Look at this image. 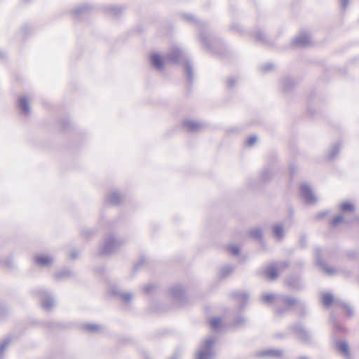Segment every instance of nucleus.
<instances>
[{"label": "nucleus", "instance_id": "obj_1", "mask_svg": "<svg viewBox=\"0 0 359 359\" xmlns=\"http://www.w3.org/2000/svg\"><path fill=\"white\" fill-rule=\"evenodd\" d=\"M36 263L41 266H46L50 264L52 259L46 255H39L35 258Z\"/></svg>", "mask_w": 359, "mask_h": 359}, {"label": "nucleus", "instance_id": "obj_2", "mask_svg": "<svg viewBox=\"0 0 359 359\" xmlns=\"http://www.w3.org/2000/svg\"><path fill=\"white\" fill-rule=\"evenodd\" d=\"M151 60L152 62L153 65L158 69H161L163 67V60L162 57L158 55V54H153L151 56Z\"/></svg>", "mask_w": 359, "mask_h": 359}, {"label": "nucleus", "instance_id": "obj_3", "mask_svg": "<svg viewBox=\"0 0 359 359\" xmlns=\"http://www.w3.org/2000/svg\"><path fill=\"white\" fill-rule=\"evenodd\" d=\"M266 275L271 280L276 278L278 275L277 268L274 266H269L266 270Z\"/></svg>", "mask_w": 359, "mask_h": 359}, {"label": "nucleus", "instance_id": "obj_4", "mask_svg": "<svg viewBox=\"0 0 359 359\" xmlns=\"http://www.w3.org/2000/svg\"><path fill=\"white\" fill-rule=\"evenodd\" d=\"M321 301L324 306H329L333 303L334 298L332 294L329 293H325L321 297Z\"/></svg>", "mask_w": 359, "mask_h": 359}, {"label": "nucleus", "instance_id": "obj_5", "mask_svg": "<svg viewBox=\"0 0 359 359\" xmlns=\"http://www.w3.org/2000/svg\"><path fill=\"white\" fill-rule=\"evenodd\" d=\"M210 325L212 329L217 330L222 325V320L218 318H212L210 320Z\"/></svg>", "mask_w": 359, "mask_h": 359}, {"label": "nucleus", "instance_id": "obj_6", "mask_svg": "<svg viewBox=\"0 0 359 359\" xmlns=\"http://www.w3.org/2000/svg\"><path fill=\"white\" fill-rule=\"evenodd\" d=\"M19 104L20 108L25 111L28 112L29 111V102L27 98L22 97L20 98L19 100Z\"/></svg>", "mask_w": 359, "mask_h": 359}, {"label": "nucleus", "instance_id": "obj_7", "mask_svg": "<svg viewBox=\"0 0 359 359\" xmlns=\"http://www.w3.org/2000/svg\"><path fill=\"white\" fill-rule=\"evenodd\" d=\"M273 233L276 236L280 237L283 234V229L280 226H276L273 229Z\"/></svg>", "mask_w": 359, "mask_h": 359}, {"label": "nucleus", "instance_id": "obj_8", "mask_svg": "<svg viewBox=\"0 0 359 359\" xmlns=\"http://www.w3.org/2000/svg\"><path fill=\"white\" fill-rule=\"evenodd\" d=\"M339 349L341 353H347L348 351V347L346 344L341 343L339 345Z\"/></svg>", "mask_w": 359, "mask_h": 359}, {"label": "nucleus", "instance_id": "obj_9", "mask_svg": "<svg viewBox=\"0 0 359 359\" xmlns=\"http://www.w3.org/2000/svg\"><path fill=\"white\" fill-rule=\"evenodd\" d=\"M341 209L344 211H352L353 210V206L349 203H344L341 205Z\"/></svg>", "mask_w": 359, "mask_h": 359}, {"label": "nucleus", "instance_id": "obj_10", "mask_svg": "<svg viewBox=\"0 0 359 359\" xmlns=\"http://www.w3.org/2000/svg\"><path fill=\"white\" fill-rule=\"evenodd\" d=\"M257 138L255 137H250L247 140L246 144L248 146H252L256 142Z\"/></svg>", "mask_w": 359, "mask_h": 359}, {"label": "nucleus", "instance_id": "obj_11", "mask_svg": "<svg viewBox=\"0 0 359 359\" xmlns=\"http://www.w3.org/2000/svg\"><path fill=\"white\" fill-rule=\"evenodd\" d=\"M342 221L343 218L341 217H337L332 220V224L335 226L341 222Z\"/></svg>", "mask_w": 359, "mask_h": 359}, {"label": "nucleus", "instance_id": "obj_12", "mask_svg": "<svg viewBox=\"0 0 359 359\" xmlns=\"http://www.w3.org/2000/svg\"><path fill=\"white\" fill-rule=\"evenodd\" d=\"M273 299V295L272 294H266L263 296V300L266 302H269L270 301Z\"/></svg>", "mask_w": 359, "mask_h": 359}, {"label": "nucleus", "instance_id": "obj_13", "mask_svg": "<svg viewBox=\"0 0 359 359\" xmlns=\"http://www.w3.org/2000/svg\"><path fill=\"white\" fill-rule=\"evenodd\" d=\"M213 344V341L212 340H207L204 342V348H210L211 347V346Z\"/></svg>", "mask_w": 359, "mask_h": 359}, {"label": "nucleus", "instance_id": "obj_14", "mask_svg": "<svg viewBox=\"0 0 359 359\" xmlns=\"http://www.w3.org/2000/svg\"><path fill=\"white\" fill-rule=\"evenodd\" d=\"M186 126H187V127L188 128H189V129L195 128L197 126H196V124H194V123H193V124H191V123H189V122H187V123H186Z\"/></svg>", "mask_w": 359, "mask_h": 359}, {"label": "nucleus", "instance_id": "obj_15", "mask_svg": "<svg viewBox=\"0 0 359 359\" xmlns=\"http://www.w3.org/2000/svg\"><path fill=\"white\" fill-rule=\"evenodd\" d=\"M205 353L203 352H201L198 353V359H205Z\"/></svg>", "mask_w": 359, "mask_h": 359}]
</instances>
